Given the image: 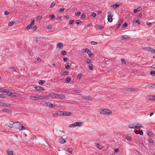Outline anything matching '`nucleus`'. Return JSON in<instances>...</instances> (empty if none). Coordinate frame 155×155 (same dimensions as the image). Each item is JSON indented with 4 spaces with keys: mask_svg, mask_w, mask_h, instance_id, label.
<instances>
[{
    "mask_svg": "<svg viewBox=\"0 0 155 155\" xmlns=\"http://www.w3.org/2000/svg\"><path fill=\"white\" fill-rule=\"evenodd\" d=\"M100 113L103 114L109 115L112 113V111L110 110L104 109H102L100 110Z\"/></svg>",
    "mask_w": 155,
    "mask_h": 155,
    "instance_id": "f257e3e1",
    "label": "nucleus"
},
{
    "mask_svg": "<svg viewBox=\"0 0 155 155\" xmlns=\"http://www.w3.org/2000/svg\"><path fill=\"white\" fill-rule=\"evenodd\" d=\"M41 104L44 106H46L47 107H54L53 105L48 102L43 101L41 103Z\"/></svg>",
    "mask_w": 155,
    "mask_h": 155,
    "instance_id": "f03ea898",
    "label": "nucleus"
},
{
    "mask_svg": "<svg viewBox=\"0 0 155 155\" xmlns=\"http://www.w3.org/2000/svg\"><path fill=\"white\" fill-rule=\"evenodd\" d=\"M82 123L81 122H77L70 125L69 127H72L76 126L81 127L82 126Z\"/></svg>",
    "mask_w": 155,
    "mask_h": 155,
    "instance_id": "7ed1b4c3",
    "label": "nucleus"
},
{
    "mask_svg": "<svg viewBox=\"0 0 155 155\" xmlns=\"http://www.w3.org/2000/svg\"><path fill=\"white\" fill-rule=\"evenodd\" d=\"M113 15L111 13L109 12H107V20L109 22H111L113 21Z\"/></svg>",
    "mask_w": 155,
    "mask_h": 155,
    "instance_id": "20e7f679",
    "label": "nucleus"
},
{
    "mask_svg": "<svg viewBox=\"0 0 155 155\" xmlns=\"http://www.w3.org/2000/svg\"><path fill=\"white\" fill-rule=\"evenodd\" d=\"M29 99L30 100H35L39 99H42V98H41V97L37 95L36 96H31L30 97Z\"/></svg>",
    "mask_w": 155,
    "mask_h": 155,
    "instance_id": "39448f33",
    "label": "nucleus"
},
{
    "mask_svg": "<svg viewBox=\"0 0 155 155\" xmlns=\"http://www.w3.org/2000/svg\"><path fill=\"white\" fill-rule=\"evenodd\" d=\"M57 48L60 50L63 48V44L62 42H59L57 44Z\"/></svg>",
    "mask_w": 155,
    "mask_h": 155,
    "instance_id": "423d86ee",
    "label": "nucleus"
},
{
    "mask_svg": "<svg viewBox=\"0 0 155 155\" xmlns=\"http://www.w3.org/2000/svg\"><path fill=\"white\" fill-rule=\"evenodd\" d=\"M21 124L19 123H15L14 128L20 130L21 129Z\"/></svg>",
    "mask_w": 155,
    "mask_h": 155,
    "instance_id": "0eeeda50",
    "label": "nucleus"
},
{
    "mask_svg": "<svg viewBox=\"0 0 155 155\" xmlns=\"http://www.w3.org/2000/svg\"><path fill=\"white\" fill-rule=\"evenodd\" d=\"M14 123H14L13 122L10 121L8 122L7 124L8 126L9 127H10L11 128H14Z\"/></svg>",
    "mask_w": 155,
    "mask_h": 155,
    "instance_id": "6e6552de",
    "label": "nucleus"
},
{
    "mask_svg": "<svg viewBox=\"0 0 155 155\" xmlns=\"http://www.w3.org/2000/svg\"><path fill=\"white\" fill-rule=\"evenodd\" d=\"M121 39L124 40H129L130 38V37L127 35H124L121 36Z\"/></svg>",
    "mask_w": 155,
    "mask_h": 155,
    "instance_id": "1a4fd4ad",
    "label": "nucleus"
},
{
    "mask_svg": "<svg viewBox=\"0 0 155 155\" xmlns=\"http://www.w3.org/2000/svg\"><path fill=\"white\" fill-rule=\"evenodd\" d=\"M85 100H89L92 101L93 100V98L89 96H84L82 97Z\"/></svg>",
    "mask_w": 155,
    "mask_h": 155,
    "instance_id": "9d476101",
    "label": "nucleus"
},
{
    "mask_svg": "<svg viewBox=\"0 0 155 155\" xmlns=\"http://www.w3.org/2000/svg\"><path fill=\"white\" fill-rule=\"evenodd\" d=\"M135 129H138L139 128L143 127L141 125V124H139L138 123H135Z\"/></svg>",
    "mask_w": 155,
    "mask_h": 155,
    "instance_id": "9b49d317",
    "label": "nucleus"
},
{
    "mask_svg": "<svg viewBox=\"0 0 155 155\" xmlns=\"http://www.w3.org/2000/svg\"><path fill=\"white\" fill-rule=\"evenodd\" d=\"M135 123H134L133 124H129L128 127V128H133V129H135Z\"/></svg>",
    "mask_w": 155,
    "mask_h": 155,
    "instance_id": "f8f14e48",
    "label": "nucleus"
},
{
    "mask_svg": "<svg viewBox=\"0 0 155 155\" xmlns=\"http://www.w3.org/2000/svg\"><path fill=\"white\" fill-rule=\"evenodd\" d=\"M119 5H118L117 4H115L113 5L110 6V9H111L112 8H117L118 7Z\"/></svg>",
    "mask_w": 155,
    "mask_h": 155,
    "instance_id": "ddd939ff",
    "label": "nucleus"
},
{
    "mask_svg": "<svg viewBox=\"0 0 155 155\" xmlns=\"http://www.w3.org/2000/svg\"><path fill=\"white\" fill-rule=\"evenodd\" d=\"M123 21V19L121 18L120 20V21L119 22V24L117 25V26L116 28V29L117 30L120 27L121 25L122 24Z\"/></svg>",
    "mask_w": 155,
    "mask_h": 155,
    "instance_id": "4468645a",
    "label": "nucleus"
},
{
    "mask_svg": "<svg viewBox=\"0 0 155 155\" xmlns=\"http://www.w3.org/2000/svg\"><path fill=\"white\" fill-rule=\"evenodd\" d=\"M155 96L150 95L147 97V99L148 100H155L154 99Z\"/></svg>",
    "mask_w": 155,
    "mask_h": 155,
    "instance_id": "2eb2a0df",
    "label": "nucleus"
},
{
    "mask_svg": "<svg viewBox=\"0 0 155 155\" xmlns=\"http://www.w3.org/2000/svg\"><path fill=\"white\" fill-rule=\"evenodd\" d=\"M142 9L141 7H139L137 8L136 9H134V13H136L137 12H138L139 11Z\"/></svg>",
    "mask_w": 155,
    "mask_h": 155,
    "instance_id": "dca6fc26",
    "label": "nucleus"
},
{
    "mask_svg": "<svg viewBox=\"0 0 155 155\" xmlns=\"http://www.w3.org/2000/svg\"><path fill=\"white\" fill-rule=\"evenodd\" d=\"M65 96L64 95L57 94V98H64Z\"/></svg>",
    "mask_w": 155,
    "mask_h": 155,
    "instance_id": "f3484780",
    "label": "nucleus"
},
{
    "mask_svg": "<svg viewBox=\"0 0 155 155\" xmlns=\"http://www.w3.org/2000/svg\"><path fill=\"white\" fill-rule=\"evenodd\" d=\"M35 88L36 90L38 91H43L44 90L42 87L39 86H36Z\"/></svg>",
    "mask_w": 155,
    "mask_h": 155,
    "instance_id": "a211bd4d",
    "label": "nucleus"
},
{
    "mask_svg": "<svg viewBox=\"0 0 155 155\" xmlns=\"http://www.w3.org/2000/svg\"><path fill=\"white\" fill-rule=\"evenodd\" d=\"M72 113L64 111L63 116H70L71 115Z\"/></svg>",
    "mask_w": 155,
    "mask_h": 155,
    "instance_id": "6ab92c4d",
    "label": "nucleus"
},
{
    "mask_svg": "<svg viewBox=\"0 0 155 155\" xmlns=\"http://www.w3.org/2000/svg\"><path fill=\"white\" fill-rule=\"evenodd\" d=\"M2 92H3V94L5 95H8V93L10 92L8 90L4 89Z\"/></svg>",
    "mask_w": 155,
    "mask_h": 155,
    "instance_id": "aec40b11",
    "label": "nucleus"
},
{
    "mask_svg": "<svg viewBox=\"0 0 155 155\" xmlns=\"http://www.w3.org/2000/svg\"><path fill=\"white\" fill-rule=\"evenodd\" d=\"M66 141L63 138H61L59 139V143L61 144H63L65 143Z\"/></svg>",
    "mask_w": 155,
    "mask_h": 155,
    "instance_id": "412c9836",
    "label": "nucleus"
},
{
    "mask_svg": "<svg viewBox=\"0 0 155 155\" xmlns=\"http://www.w3.org/2000/svg\"><path fill=\"white\" fill-rule=\"evenodd\" d=\"M136 89L134 88H128L127 89V91L128 92L134 91H136Z\"/></svg>",
    "mask_w": 155,
    "mask_h": 155,
    "instance_id": "4be33fe9",
    "label": "nucleus"
},
{
    "mask_svg": "<svg viewBox=\"0 0 155 155\" xmlns=\"http://www.w3.org/2000/svg\"><path fill=\"white\" fill-rule=\"evenodd\" d=\"M50 96L53 98H57V94L54 93L51 94L50 95Z\"/></svg>",
    "mask_w": 155,
    "mask_h": 155,
    "instance_id": "5701e85b",
    "label": "nucleus"
},
{
    "mask_svg": "<svg viewBox=\"0 0 155 155\" xmlns=\"http://www.w3.org/2000/svg\"><path fill=\"white\" fill-rule=\"evenodd\" d=\"M64 111H61L59 110L57 111V114H58V115H61L63 116V115Z\"/></svg>",
    "mask_w": 155,
    "mask_h": 155,
    "instance_id": "b1692460",
    "label": "nucleus"
},
{
    "mask_svg": "<svg viewBox=\"0 0 155 155\" xmlns=\"http://www.w3.org/2000/svg\"><path fill=\"white\" fill-rule=\"evenodd\" d=\"M127 24L126 22H125L124 24L121 27V29L123 30H124L125 28L127 27Z\"/></svg>",
    "mask_w": 155,
    "mask_h": 155,
    "instance_id": "393cba45",
    "label": "nucleus"
},
{
    "mask_svg": "<svg viewBox=\"0 0 155 155\" xmlns=\"http://www.w3.org/2000/svg\"><path fill=\"white\" fill-rule=\"evenodd\" d=\"M7 152L8 155H13V152L10 150H8L7 151Z\"/></svg>",
    "mask_w": 155,
    "mask_h": 155,
    "instance_id": "a878e982",
    "label": "nucleus"
},
{
    "mask_svg": "<svg viewBox=\"0 0 155 155\" xmlns=\"http://www.w3.org/2000/svg\"><path fill=\"white\" fill-rule=\"evenodd\" d=\"M66 151H68L69 153H72V151H73V148L71 147H70L68 148Z\"/></svg>",
    "mask_w": 155,
    "mask_h": 155,
    "instance_id": "bb28decb",
    "label": "nucleus"
},
{
    "mask_svg": "<svg viewBox=\"0 0 155 155\" xmlns=\"http://www.w3.org/2000/svg\"><path fill=\"white\" fill-rule=\"evenodd\" d=\"M133 22H134L137 23L138 24H140V21L138 19H134L133 20Z\"/></svg>",
    "mask_w": 155,
    "mask_h": 155,
    "instance_id": "cd10ccee",
    "label": "nucleus"
},
{
    "mask_svg": "<svg viewBox=\"0 0 155 155\" xmlns=\"http://www.w3.org/2000/svg\"><path fill=\"white\" fill-rule=\"evenodd\" d=\"M69 72L64 71L61 72V74L63 75H66L68 74Z\"/></svg>",
    "mask_w": 155,
    "mask_h": 155,
    "instance_id": "c85d7f7f",
    "label": "nucleus"
},
{
    "mask_svg": "<svg viewBox=\"0 0 155 155\" xmlns=\"http://www.w3.org/2000/svg\"><path fill=\"white\" fill-rule=\"evenodd\" d=\"M8 95L11 97H14L16 96V94L15 93L10 92V94H8Z\"/></svg>",
    "mask_w": 155,
    "mask_h": 155,
    "instance_id": "c756f323",
    "label": "nucleus"
},
{
    "mask_svg": "<svg viewBox=\"0 0 155 155\" xmlns=\"http://www.w3.org/2000/svg\"><path fill=\"white\" fill-rule=\"evenodd\" d=\"M1 106H2L9 107L10 106V104H9L2 103Z\"/></svg>",
    "mask_w": 155,
    "mask_h": 155,
    "instance_id": "7c9ffc66",
    "label": "nucleus"
},
{
    "mask_svg": "<svg viewBox=\"0 0 155 155\" xmlns=\"http://www.w3.org/2000/svg\"><path fill=\"white\" fill-rule=\"evenodd\" d=\"M71 80V78L70 77H68L65 79V82L67 83H68Z\"/></svg>",
    "mask_w": 155,
    "mask_h": 155,
    "instance_id": "2f4dec72",
    "label": "nucleus"
},
{
    "mask_svg": "<svg viewBox=\"0 0 155 155\" xmlns=\"http://www.w3.org/2000/svg\"><path fill=\"white\" fill-rule=\"evenodd\" d=\"M35 20H33L29 25L31 28L34 25Z\"/></svg>",
    "mask_w": 155,
    "mask_h": 155,
    "instance_id": "473e14b6",
    "label": "nucleus"
},
{
    "mask_svg": "<svg viewBox=\"0 0 155 155\" xmlns=\"http://www.w3.org/2000/svg\"><path fill=\"white\" fill-rule=\"evenodd\" d=\"M96 28L100 30H102L104 28V27L99 25H97Z\"/></svg>",
    "mask_w": 155,
    "mask_h": 155,
    "instance_id": "72a5a7b5",
    "label": "nucleus"
},
{
    "mask_svg": "<svg viewBox=\"0 0 155 155\" xmlns=\"http://www.w3.org/2000/svg\"><path fill=\"white\" fill-rule=\"evenodd\" d=\"M93 64H90L89 65V69L91 70H93Z\"/></svg>",
    "mask_w": 155,
    "mask_h": 155,
    "instance_id": "f704fd0d",
    "label": "nucleus"
},
{
    "mask_svg": "<svg viewBox=\"0 0 155 155\" xmlns=\"http://www.w3.org/2000/svg\"><path fill=\"white\" fill-rule=\"evenodd\" d=\"M86 52L89 56H90L92 54V53L91 52V51L88 49H87Z\"/></svg>",
    "mask_w": 155,
    "mask_h": 155,
    "instance_id": "c9c22d12",
    "label": "nucleus"
},
{
    "mask_svg": "<svg viewBox=\"0 0 155 155\" xmlns=\"http://www.w3.org/2000/svg\"><path fill=\"white\" fill-rule=\"evenodd\" d=\"M45 82L44 80H40L38 82L39 84L41 85H42L43 84L45 83Z\"/></svg>",
    "mask_w": 155,
    "mask_h": 155,
    "instance_id": "e433bc0d",
    "label": "nucleus"
},
{
    "mask_svg": "<svg viewBox=\"0 0 155 155\" xmlns=\"http://www.w3.org/2000/svg\"><path fill=\"white\" fill-rule=\"evenodd\" d=\"M126 137L127 140L130 141L131 140V138L130 136L128 135H126Z\"/></svg>",
    "mask_w": 155,
    "mask_h": 155,
    "instance_id": "4c0bfd02",
    "label": "nucleus"
},
{
    "mask_svg": "<svg viewBox=\"0 0 155 155\" xmlns=\"http://www.w3.org/2000/svg\"><path fill=\"white\" fill-rule=\"evenodd\" d=\"M82 74L81 73L79 74L77 77V79L79 80L80 79L81 77L82 76Z\"/></svg>",
    "mask_w": 155,
    "mask_h": 155,
    "instance_id": "58836bf2",
    "label": "nucleus"
},
{
    "mask_svg": "<svg viewBox=\"0 0 155 155\" xmlns=\"http://www.w3.org/2000/svg\"><path fill=\"white\" fill-rule=\"evenodd\" d=\"M96 146L99 149H102V147L101 146L99 143L97 144H96Z\"/></svg>",
    "mask_w": 155,
    "mask_h": 155,
    "instance_id": "ea45409f",
    "label": "nucleus"
},
{
    "mask_svg": "<svg viewBox=\"0 0 155 155\" xmlns=\"http://www.w3.org/2000/svg\"><path fill=\"white\" fill-rule=\"evenodd\" d=\"M55 3L54 2H53L51 4L50 6V8H52L54 7L55 5Z\"/></svg>",
    "mask_w": 155,
    "mask_h": 155,
    "instance_id": "a19ab883",
    "label": "nucleus"
},
{
    "mask_svg": "<svg viewBox=\"0 0 155 155\" xmlns=\"http://www.w3.org/2000/svg\"><path fill=\"white\" fill-rule=\"evenodd\" d=\"M14 24V22L13 21H11L10 22L8 23V26H11L13 25Z\"/></svg>",
    "mask_w": 155,
    "mask_h": 155,
    "instance_id": "79ce46f5",
    "label": "nucleus"
},
{
    "mask_svg": "<svg viewBox=\"0 0 155 155\" xmlns=\"http://www.w3.org/2000/svg\"><path fill=\"white\" fill-rule=\"evenodd\" d=\"M150 74L153 76H155V71H152L150 72Z\"/></svg>",
    "mask_w": 155,
    "mask_h": 155,
    "instance_id": "37998d69",
    "label": "nucleus"
},
{
    "mask_svg": "<svg viewBox=\"0 0 155 155\" xmlns=\"http://www.w3.org/2000/svg\"><path fill=\"white\" fill-rule=\"evenodd\" d=\"M21 129H20V130H26L25 128L21 124Z\"/></svg>",
    "mask_w": 155,
    "mask_h": 155,
    "instance_id": "c03bdc74",
    "label": "nucleus"
},
{
    "mask_svg": "<svg viewBox=\"0 0 155 155\" xmlns=\"http://www.w3.org/2000/svg\"><path fill=\"white\" fill-rule=\"evenodd\" d=\"M121 63L122 64H126L125 61V60H124V59H122V58L121 59Z\"/></svg>",
    "mask_w": 155,
    "mask_h": 155,
    "instance_id": "a18cd8bd",
    "label": "nucleus"
},
{
    "mask_svg": "<svg viewBox=\"0 0 155 155\" xmlns=\"http://www.w3.org/2000/svg\"><path fill=\"white\" fill-rule=\"evenodd\" d=\"M150 51L155 53V49L152 48H150Z\"/></svg>",
    "mask_w": 155,
    "mask_h": 155,
    "instance_id": "49530a36",
    "label": "nucleus"
},
{
    "mask_svg": "<svg viewBox=\"0 0 155 155\" xmlns=\"http://www.w3.org/2000/svg\"><path fill=\"white\" fill-rule=\"evenodd\" d=\"M2 111L5 112H9L10 110L9 109H4Z\"/></svg>",
    "mask_w": 155,
    "mask_h": 155,
    "instance_id": "de8ad7c7",
    "label": "nucleus"
},
{
    "mask_svg": "<svg viewBox=\"0 0 155 155\" xmlns=\"http://www.w3.org/2000/svg\"><path fill=\"white\" fill-rule=\"evenodd\" d=\"M52 28V27L51 25H49L47 27V28L49 29H51Z\"/></svg>",
    "mask_w": 155,
    "mask_h": 155,
    "instance_id": "09e8293b",
    "label": "nucleus"
},
{
    "mask_svg": "<svg viewBox=\"0 0 155 155\" xmlns=\"http://www.w3.org/2000/svg\"><path fill=\"white\" fill-rule=\"evenodd\" d=\"M87 49H88V48H85V49H83L81 51L82 53H84L85 52H87Z\"/></svg>",
    "mask_w": 155,
    "mask_h": 155,
    "instance_id": "8fccbe9b",
    "label": "nucleus"
},
{
    "mask_svg": "<svg viewBox=\"0 0 155 155\" xmlns=\"http://www.w3.org/2000/svg\"><path fill=\"white\" fill-rule=\"evenodd\" d=\"M37 29V26H35L34 27H33L31 28V29L32 31H35V30Z\"/></svg>",
    "mask_w": 155,
    "mask_h": 155,
    "instance_id": "3c124183",
    "label": "nucleus"
},
{
    "mask_svg": "<svg viewBox=\"0 0 155 155\" xmlns=\"http://www.w3.org/2000/svg\"><path fill=\"white\" fill-rule=\"evenodd\" d=\"M75 22L78 25L81 22V21L80 20H77Z\"/></svg>",
    "mask_w": 155,
    "mask_h": 155,
    "instance_id": "603ef678",
    "label": "nucleus"
},
{
    "mask_svg": "<svg viewBox=\"0 0 155 155\" xmlns=\"http://www.w3.org/2000/svg\"><path fill=\"white\" fill-rule=\"evenodd\" d=\"M61 53L63 55H65L66 53V52L65 51H62L61 52Z\"/></svg>",
    "mask_w": 155,
    "mask_h": 155,
    "instance_id": "864d4df0",
    "label": "nucleus"
},
{
    "mask_svg": "<svg viewBox=\"0 0 155 155\" xmlns=\"http://www.w3.org/2000/svg\"><path fill=\"white\" fill-rule=\"evenodd\" d=\"M74 20H71L69 21V23L70 24H72L74 23Z\"/></svg>",
    "mask_w": 155,
    "mask_h": 155,
    "instance_id": "5fc2aeb1",
    "label": "nucleus"
},
{
    "mask_svg": "<svg viewBox=\"0 0 155 155\" xmlns=\"http://www.w3.org/2000/svg\"><path fill=\"white\" fill-rule=\"evenodd\" d=\"M41 18L42 17L40 15L38 16L36 18V19H38V20H40L41 19Z\"/></svg>",
    "mask_w": 155,
    "mask_h": 155,
    "instance_id": "6e6d98bb",
    "label": "nucleus"
},
{
    "mask_svg": "<svg viewBox=\"0 0 155 155\" xmlns=\"http://www.w3.org/2000/svg\"><path fill=\"white\" fill-rule=\"evenodd\" d=\"M91 44L92 45H97V43L94 41H92L91 42Z\"/></svg>",
    "mask_w": 155,
    "mask_h": 155,
    "instance_id": "4d7b16f0",
    "label": "nucleus"
},
{
    "mask_svg": "<svg viewBox=\"0 0 155 155\" xmlns=\"http://www.w3.org/2000/svg\"><path fill=\"white\" fill-rule=\"evenodd\" d=\"M150 88L151 89H153L155 88V85L151 86L150 87Z\"/></svg>",
    "mask_w": 155,
    "mask_h": 155,
    "instance_id": "13d9d810",
    "label": "nucleus"
},
{
    "mask_svg": "<svg viewBox=\"0 0 155 155\" xmlns=\"http://www.w3.org/2000/svg\"><path fill=\"white\" fill-rule=\"evenodd\" d=\"M81 14V12L80 11H78L77 13H76L75 15H79Z\"/></svg>",
    "mask_w": 155,
    "mask_h": 155,
    "instance_id": "bf43d9fd",
    "label": "nucleus"
},
{
    "mask_svg": "<svg viewBox=\"0 0 155 155\" xmlns=\"http://www.w3.org/2000/svg\"><path fill=\"white\" fill-rule=\"evenodd\" d=\"M147 134L149 136H151L152 135H153L152 134V133L150 131H147Z\"/></svg>",
    "mask_w": 155,
    "mask_h": 155,
    "instance_id": "052dcab7",
    "label": "nucleus"
},
{
    "mask_svg": "<svg viewBox=\"0 0 155 155\" xmlns=\"http://www.w3.org/2000/svg\"><path fill=\"white\" fill-rule=\"evenodd\" d=\"M87 62L88 64H90L91 63V61L89 59H87Z\"/></svg>",
    "mask_w": 155,
    "mask_h": 155,
    "instance_id": "680f3d73",
    "label": "nucleus"
},
{
    "mask_svg": "<svg viewBox=\"0 0 155 155\" xmlns=\"http://www.w3.org/2000/svg\"><path fill=\"white\" fill-rule=\"evenodd\" d=\"M67 61V57H64L63 58V61L64 62H65Z\"/></svg>",
    "mask_w": 155,
    "mask_h": 155,
    "instance_id": "e2e57ef3",
    "label": "nucleus"
},
{
    "mask_svg": "<svg viewBox=\"0 0 155 155\" xmlns=\"http://www.w3.org/2000/svg\"><path fill=\"white\" fill-rule=\"evenodd\" d=\"M6 97L2 95V94H0V98H5Z\"/></svg>",
    "mask_w": 155,
    "mask_h": 155,
    "instance_id": "0e129e2a",
    "label": "nucleus"
},
{
    "mask_svg": "<svg viewBox=\"0 0 155 155\" xmlns=\"http://www.w3.org/2000/svg\"><path fill=\"white\" fill-rule=\"evenodd\" d=\"M50 17L51 18V19H53L55 17V16L53 15H50Z\"/></svg>",
    "mask_w": 155,
    "mask_h": 155,
    "instance_id": "69168bd1",
    "label": "nucleus"
},
{
    "mask_svg": "<svg viewBox=\"0 0 155 155\" xmlns=\"http://www.w3.org/2000/svg\"><path fill=\"white\" fill-rule=\"evenodd\" d=\"M85 17V15L84 14H83L82 15L81 18L82 19L84 18Z\"/></svg>",
    "mask_w": 155,
    "mask_h": 155,
    "instance_id": "338daca9",
    "label": "nucleus"
},
{
    "mask_svg": "<svg viewBox=\"0 0 155 155\" xmlns=\"http://www.w3.org/2000/svg\"><path fill=\"white\" fill-rule=\"evenodd\" d=\"M146 24L148 26H150V25H152V24L151 22H146Z\"/></svg>",
    "mask_w": 155,
    "mask_h": 155,
    "instance_id": "774afa93",
    "label": "nucleus"
}]
</instances>
